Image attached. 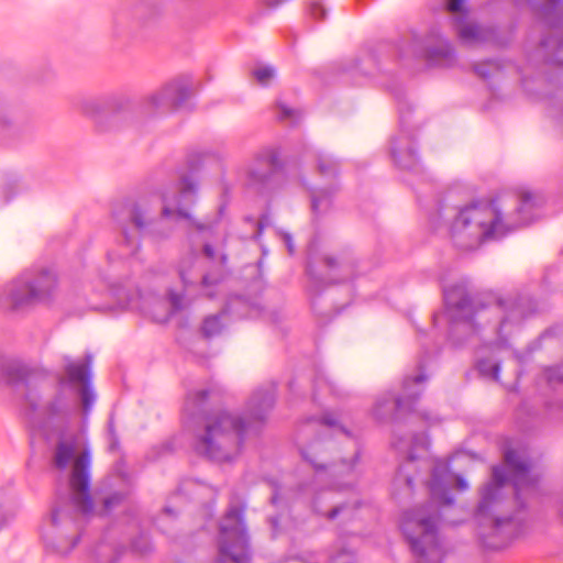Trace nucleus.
<instances>
[{
	"label": "nucleus",
	"mask_w": 563,
	"mask_h": 563,
	"mask_svg": "<svg viewBox=\"0 0 563 563\" xmlns=\"http://www.w3.org/2000/svg\"><path fill=\"white\" fill-rule=\"evenodd\" d=\"M507 481V474L504 467L501 466H494L493 467V482L487 484L482 489L481 500L477 506V515L478 516H486L493 504L496 501L498 497V493L500 487L504 486V484Z\"/></svg>",
	"instance_id": "23"
},
{
	"label": "nucleus",
	"mask_w": 563,
	"mask_h": 563,
	"mask_svg": "<svg viewBox=\"0 0 563 563\" xmlns=\"http://www.w3.org/2000/svg\"><path fill=\"white\" fill-rule=\"evenodd\" d=\"M278 235L282 238L283 242L285 243L287 251L290 255L295 253V245L292 242V238L288 232L280 231L278 232Z\"/></svg>",
	"instance_id": "47"
},
{
	"label": "nucleus",
	"mask_w": 563,
	"mask_h": 563,
	"mask_svg": "<svg viewBox=\"0 0 563 563\" xmlns=\"http://www.w3.org/2000/svg\"><path fill=\"white\" fill-rule=\"evenodd\" d=\"M59 516H60V510L58 508H55L53 509L52 511V523L57 526V525H60V520H59Z\"/></svg>",
	"instance_id": "51"
},
{
	"label": "nucleus",
	"mask_w": 563,
	"mask_h": 563,
	"mask_svg": "<svg viewBox=\"0 0 563 563\" xmlns=\"http://www.w3.org/2000/svg\"><path fill=\"white\" fill-rule=\"evenodd\" d=\"M330 563H355V555L352 551L343 549L331 558Z\"/></svg>",
	"instance_id": "41"
},
{
	"label": "nucleus",
	"mask_w": 563,
	"mask_h": 563,
	"mask_svg": "<svg viewBox=\"0 0 563 563\" xmlns=\"http://www.w3.org/2000/svg\"><path fill=\"white\" fill-rule=\"evenodd\" d=\"M336 187L319 188L311 191V211L313 218H318L327 213L332 203V196L334 195Z\"/></svg>",
	"instance_id": "28"
},
{
	"label": "nucleus",
	"mask_w": 563,
	"mask_h": 563,
	"mask_svg": "<svg viewBox=\"0 0 563 563\" xmlns=\"http://www.w3.org/2000/svg\"><path fill=\"white\" fill-rule=\"evenodd\" d=\"M429 59L441 66H451L455 62V53L449 41H440L428 49Z\"/></svg>",
	"instance_id": "29"
},
{
	"label": "nucleus",
	"mask_w": 563,
	"mask_h": 563,
	"mask_svg": "<svg viewBox=\"0 0 563 563\" xmlns=\"http://www.w3.org/2000/svg\"><path fill=\"white\" fill-rule=\"evenodd\" d=\"M220 262H221L222 265H224L227 263V256L225 255H221Z\"/></svg>",
	"instance_id": "56"
},
{
	"label": "nucleus",
	"mask_w": 563,
	"mask_h": 563,
	"mask_svg": "<svg viewBox=\"0 0 563 563\" xmlns=\"http://www.w3.org/2000/svg\"><path fill=\"white\" fill-rule=\"evenodd\" d=\"M393 445L400 452L407 453L408 457L402 463L396 475V484H402L408 494L413 490L415 477L410 474L416 468L417 456L413 451L417 449H428L429 440L424 433H416L409 438H399L393 440Z\"/></svg>",
	"instance_id": "17"
},
{
	"label": "nucleus",
	"mask_w": 563,
	"mask_h": 563,
	"mask_svg": "<svg viewBox=\"0 0 563 563\" xmlns=\"http://www.w3.org/2000/svg\"><path fill=\"white\" fill-rule=\"evenodd\" d=\"M22 512L21 495L11 487H0V528L14 525Z\"/></svg>",
	"instance_id": "21"
},
{
	"label": "nucleus",
	"mask_w": 563,
	"mask_h": 563,
	"mask_svg": "<svg viewBox=\"0 0 563 563\" xmlns=\"http://www.w3.org/2000/svg\"><path fill=\"white\" fill-rule=\"evenodd\" d=\"M129 550L133 555L143 558L153 551V543L146 530H137L132 537Z\"/></svg>",
	"instance_id": "30"
},
{
	"label": "nucleus",
	"mask_w": 563,
	"mask_h": 563,
	"mask_svg": "<svg viewBox=\"0 0 563 563\" xmlns=\"http://www.w3.org/2000/svg\"><path fill=\"white\" fill-rule=\"evenodd\" d=\"M507 521H503L500 518H496V526H500L503 523H506Z\"/></svg>",
	"instance_id": "55"
},
{
	"label": "nucleus",
	"mask_w": 563,
	"mask_h": 563,
	"mask_svg": "<svg viewBox=\"0 0 563 563\" xmlns=\"http://www.w3.org/2000/svg\"><path fill=\"white\" fill-rule=\"evenodd\" d=\"M505 462L512 473L511 481L518 500H520L525 494H530L536 490L538 477L531 475L530 463L526 457L521 456L515 450H507L505 453Z\"/></svg>",
	"instance_id": "19"
},
{
	"label": "nucleus",
	"mask_w": 563,
	"mask_h": 563,
	"mask_svg": "<svg viewBox=\"0 0 563 563\" xmlns=\"http://www.w3.org/2000/svg\"><path fill=\"white\" fill-rule=\"evenodd\" d=\"M514 356H515L518 361H521V360H520V356H519V354H518L517 352H515V353H514Z\"/></svg>",
	"instance_id": "59"
},
{
	"label": "nucleus",
	"mask_w": 563,
	"mask_h": 563,
	"mask_svg": "<svg viewBox=\"0 0 563 563\" xmlns=\"http://www.w3.org/2000/svg\"><path fill=\"white\" fill-rule=\"evenodd\" d=\"M272 503H273V504H277V496H276V495H274V496L272 497Z\"/></svg>",
	"instance_id": "58"
},
{
	"label": "nucleus",
	"mask_w": 563,
	"mask_h": 563,
	"mask_svg": "<svg viewBox=\"0 0 563 563\" xmlns=\"http://www.w3.org/2000/svg\"><path fill=\"white\" fill-rule=\"evenodd\" d=\"M268 222H269V217H268L267 214H264V216L258 220V222H257V232H256V234L254 235V238H255V239H256V238H258V236L262 234V232H263L264 228L268 225Z\"/></svg>",
	"instance_id": "48"
},
{
	"label": "nucleus",
	"mask_w": 563,
	"mask_h": 563,
	"mask_svg": "<svg viewBox=\"0 0 563 563\" xmlns=\"http://www.w3.org/2000/svg\"><path fill=\"white\" fill-rule=\"evenodd\" d=\"M77 108L95 122L99 132H111L119 130L128 120L130 100L125 97H87L78 101Z\"/></svg>",
	"instance_id": "9"
},
{
	"label": "nucleus",
	"mask_w": 563,
	"mask_h": 563,
	"mask_svg": "<svg viewBox=\"0 0 563 563\" xmlns=\"http://www.w3.org/2000/svg\"><path fill=\"white\" fill-rule=\"evenodd\" d=\"M176 190L177 194L172 196L168 192L162 194L161 219H154V212L146 199L128 203L122 209L114 211V218L122 229L126 254H136L141 245L140 240L144 235H150L155 240L167 239L172 230L163 228L164 219L190 220V214L184 209V206L194 202L198 190L197 181L191 176H183L176 185Z\"/></svg>",
	"instance_id": "5"
},
{
	"label": "nucleus",
	"mask_w": 563,
	"mask_h": 563,
	"mask_svg": "<svg viewBox=\"0 0 563 563\" xmlns=\"http://www.w3.org/2000/svg\"><path fill=\"white\" fill-rule=\"evenodd\" d=\"M427 376L420 372L415 376H406L402 382V391L395 396L388 391L377 398L373 415L377 420L393 418L399 411L413 410V404L423 391V383Z\"/></svg>",
	"instance_id": "11"
},
{
	"label": "nucleus",
	"mask_w": 563,
	"mask_h": 563,
	"mask_svg": "<svg viewBox=\"0 0 563 563\" xmlns=\"http://www.w3.org/2000/svg\"><path fill=\"white\" fill-rule=\"evenodd\" d=\"M412 553L420 559L439 560L442 555L440 530H404Z\"/></svg>",
	"instance_id": "20"
},
{
	"label": "nucleus",
	"mask_w": 563,
	"mask_h": 563,
	"mask_svg": "<svg viewBox=\"0 0 563 563\" xmlns=\"http://www.w3.org/2000/svg\"><path fill=\"white\" fill-rule=\"evenodd\" d=\"M210 391L189 393L184 412L195 422L192 449L214 462H229L241 451L246 435L255 433L265 421L276 398V387L269 384L256 389L246 404L243 415L228 410H207Z\"/></svg>",
	"instance_id": "2"
},
{
	"label": "nucleus",
	"mask_w": 563,
	"mask_h": 563,
	"mask_svg": "<svg viewBox=\"0 0 563 563\" xmlns=\"http://www.w3.org/2000/svg\"><path fill=\"white\" fill-rule=\"evenodd\" d=\"M253 76L260 85L267 86L275 77V68L269 65L257 67L253 70Z\"/></svg>",
	"instance_id": "38"
},
{
	"label": "nucleus",
	"mask_w": 563,
	"mask_h": 563,
	"mask_svg": "<svg viewBox=\"0 0 563 563\" xmlns=\"http://www.w3.org/2000/svg\"><path fill=\"white\" fill-rule=\"evenodd\" d=\"M445 8L452 14L454 30L463 44L472 46L497 42V33L493 26L468 21L465 0H445Z\"/></svg>",
	"instance_id": "12"
},
{
	"label": "nucleus",
	"mask_w": 563,
	"mask_h": 563,
	"mask_svg": "<svg viewBox=\"0 0 563 563\" xmlns=\"http://www.w3.org/2000/svg\"><path fill=\"white\" fill-rule=\"evenodd\" d=\"M217 563H251L247 530H219Z\"/></svg>",
	"instance_id": "15"
},
{
	"label": "nucleus",
	"mask_w": 563,
	"mask_h": 563,
	"mask_svg": "<svg viewBox=\"0 0 563 563\" xmlns=\"http://www.w3.org/2000/svg\"><path fill=\"white\" fill-rule=\"evenodd\" d=\"M192 225L198 230V231H206V230H210L212 228L211 224H206V223H201V222H197V221H191Z\"/></svg>",
	"instance_id": "52"
},
{
	"label": "nucleus",
	"mask_w": 563,
	"mask_h": 563,
	"mask_svg": "<svg viewBox=\"0 0 563 563\" xmlns=\"http://www.w3.org/2000/svg\"><path fill=\"white\" fill-rule=\"evenodd\" d=\"M42 538L47 553L66 555L74 549L79 536L66 533V530H45Z\"/></svg>",
	"instance_id": "22"
},
{
	"label": "nucleus",
	"mask_w": 563,
	"mask_h": 563,
	"mask_svg": "<svg viewBox=\"0 0 563 563\" xmlns=\"http://www.w3.org/2000/svg\"><path fill=\"white\" fill-rule=\"evenodd\" d=\"M191 95V84L186 78H176L147 95L141 102L146 115L167 114L178 110Z\"/></svg>",
	"instance_id": "10"
},
{
	"label": "nucleus",
	"mask_w": 563,
	"mask_h": 563,
	"mask_svg": "<svg viewBox=\"0 0 563 563\" xmlns=\"http://www.w3.org/2000/svg\"><path fill=\"white\" fill-rule=\"evenodd\" d=\"M223 325L219 314L209 316L203 320L201 331L206 338H211L221 332Z\"/></svg>",
	"instance_id": "35"
},
{
	"label": "nucleus",
	"mask_w": 563,
	"mask_h": 563,
	"mask_svg": "<svg viewBox=\"0 0 563 563\" xmlns=\"http://www.w3.org/2000/svg\"><path fill=\"white\" fill-rule=\"evenodd\" d=\"M198 255L196 252H190L184 256L178 265V275L184 285L185 291L190 294L197 291L207 298L216 296V289L220 282L219 277H213L211 274H202L198 266Z\"/></svg>",
	"instance_id": "13"
},
{
	"label": "nucleus",
	"mask_w": 563,
	"mask_h": 563,
	"mask_svg": "<svg viewBox=\"0 0 563 563\" xmlns=\"http://www.w3.org/2000/svg\"><path fill=\"white\" fill-rule=\"evenodd\" d=\"M453 482H455V487L460 492L468 488L467 482L461 475L454 474L449 463L438 461L432 468L431 479L428 483L432 498L443 505H452L454 498L450 493V487Z\"/></svg>",
	"instance_id": "16"
},
{
	"label": "nucleus",
	"mask_w": 563,
	"mask_h": 563,
	"mask_svg": "<svg viewBox=\"0 0 563 563\" xmlns=\"http://www.w3.org/2000/svg\"><path fill=\"white\" fill-rule=\"evenodd\" d=\"M101 541L93 549V555L98 563H115L122 553L114 544V537L110 533L114 530H104Z\"/></svg>",
	"instance_id": "27"
},
{
	"label": "nucleus",
	"mask_w": 563,
	"mask_h": 563,
	"mask_svg": "<svg viewBox=\"0 0 563 563\" xmlns=\"http://www.w3.org/2000/svg\"><path fill=\"white\" fill-rule=\"evenodd\" d=\"M553 118L559 129L563 131V101L555 108H553Z\"/></svg>",
	"instance_id": "46"
},
{
	"label": "nucleus",
	"mask_w": 563,
	"mask_h": 563,
	"mask_svg": "<svg viewBox=\"0 0 563 563\" xmlns=\"http://www.w3.org/2000/svg\"><path fill=\"white\" fill-rule=\"evenodd\" d=\"M311 422H318L320 426L335 429L340 433L350 437V431L341 424L339 416L335 412L327 411L318 420L314 418H310L306 428H309Z\"/></svg>",
	"instance_id": "33"
},
{
	"label": "nucleus",
	"mask_w": 563,
	"mask_h": 563,
	"mask_svg": "<svg viewBox=\"0 0 563 563\" xmlns=\"http://www.w3.org/2000/svg\"><path fill=\"white\" fill-rule=\"evenodd\" d=\"M13 192H14L13 185L10 184V185L4 186L0 192V195H1L0 206L8 203L10 201L11 197L13 196Z\"/></svg>",
	"instance_id": "45"
},
{
	"label": "nucleus",
	"mask_w": 563,
	"mask_h": 563,
	"mask_svg": "<svg viewBox=\"0 0 563 563\" xmlns=\"http://www.w3.org/2000/svg\"><path fill=\"white\" fill-rule=\"evenodd\" d=\"M323 263L329 271L328 280L331 283L349 279L354 274V265L346 257H334L332 255H324Z\"/></svg>",
	"instance_id": "24"
},
{
	"label": "nucleus",
	"mask_w": 563,
	"mask_h": 563,
	"mask_svg": "<svg viewBox=\"0 0 563 563\" xmlns=\"http://www.w3.org/2000/svg\"><path fill=\"white\" fill-rule=\"evenodd\" d=\"M562 0H545L537 5L529 1L531 9L540 16L549 36L542 38L537 55L542 57L545 64L563 67V10L560 8Z\"/></svg>",
	"instance_id": "8"
},
{
	"label": "nucleus",
	"mask_w": 563,
	"mask_h": 563,
	"mask_svg": "<svg viewBox=\"0 0 563 563\" xmlns=\"http://www.w3.org/2000/svg\"><path fill=\"white\" fill-rule=\"evenodd\" d=\"M322 391H328L329 394L339 398L343 396L341 388L333 380H330L329 377L324 375V373L318 372L313 380L314 398H317V396Z\"/></svg>",
	"instance_id": "32"
},
{
	"label": "nucleus",
	"mask_w": 563,
	"mask_h": 563,
	"mask_svg": "<svg viewBox=\"0 0 563 563\" xmlns=\"http://www.w3.org/2000/svg\"><path fill=\"white\" fill-rule=\"evenodd\" d=\"M163 512H164L165 515H168V516H169V515H174V514H175L174 509H173V508H170L169 506H166V507L164 508Z\"/></svg>",
	"instance_id": "54"
},
{
	"label": "nucleus",
	"mask_w": 563,
	"mask_h": 563,
	"mask_svg": "<svg viewBox=\"0 0 563 563\" xmlns=\"http://www.w3.org/2000/svg\"><path fill=\"white\" fill-rule=\"evenodd\" d=\"M277 117L279 120H286V119L296 120L297 111L283 104V103H279Z\"/></svg>",
	"instance_id": "43"
},
{
	"label": "nucleus",
	"mask_w": 563,
	"mask_h": 563,
	"mask_svg": "<svg viewBox=\"0 0 563 563\" xmlns=\"http://www.w3.org/2000/svg\"><path fill=\"white\" fill-rule=\"evenodd\" d=\"M126 12L124 8H118L113 13V22L120 23L123 22L126 19Z\"/></svg>",
	"instance_id": "49"
},
{
	"label": "nucleus",
	"mask_w": 563,
	"mask_h": 563,
	"mask_svg": "<svg viewBox=\"0 0 563 563\" xmlns=\"http://www.w3.org/2000/svg\"><path fill=\"white\" fill-rule=\"evenodd\" d=\"M8 384L21 397V407L29 421L47 439L57 435L54 465L65 470L74 460L69 477L70 500L84 515L93 510L90 496V452L84 446L78 433L67 434L77 412L79 398L85 415H88L97 395L92 387V355L74 360L63 356L55 384L47 379L48 371L20 361L4 366Z\"/></svg>",
	"instance_id": "1"
},
{
	"label": "nucleus",
	"mask_w": 563,
	"mask_h": 563,
	"mask_svg": "<svg viewBox=\"0 0 563 563\" xmlns=\"http://www.w3.org/2000/svg\"><path fill=\"white\" fill-rule=\"evenodd\" d=\"M486 531H487V534L482 536V538L484 539L483 540L484 547L487 549H492V550H498L504 547V544L499 543L498 541L504 539L508 534V532H510L511 530L496 529V530H486Z\"/></svg>",
	"instance_id": "34"
},
{
	"label": "nucleus",
	"mask_w": 563,
	"mask_h": 563,
	"mask_svg": "<svg viewBox=\"0 0 563 563\" xmlns=\"http://www.w3.org/2000/svg\"><path fill=\"white\" fill-rule=\"evenodd\" d=\"M445 309L433 314V324L438 327L442 320L450 324V333L456 328L464 331H476L484 323H494L498 341L485 346L490 355L478 356L477 369L484 377L498 380L500 361L494 355L495 351L505 343V335L510 328L518 325L525 318L534 312L536 302L526 295H507L490 297L486 301L474 300L464 283L443 287Z\"/></svg>",
	"instance_id": "3"
},
{
	"label": "nucleus",
	"mask_w": 563,
	"mask_h": 563,
	"mask_svg": "<svg viewBox=\"0 0 563 563\" xmlns=\"http://www.w3.org/2000/svg\"><path fill=\"white\" fill-rule=\"evenodd\" d=\"M57 290L56 274L49 268L22 273L0 289V310L19 312L53 299Z\"/></svg>",
	"instance_id": "7"
},
{
	"label": "nucleus",
	"mask_w": 563,
	"mask_h": 563,
	"mask_svg": "<svg viewBox=\"0 0 563 563\" xmlns=\"http://www.w3.org/2000/svg\"><path fill=\"white\" fill-rule=\"evenodd\" d=\"M545 197L541 191H525L511 213L504 214L493 202L474 201L448 208L443 218L453 244L463 251H473L483 243L532 223L541 216Z\"/></svg>",
	"instance_id": "4"
},
{
	"label": "nucleus",
	"mask_w": 563,
	"mask_h": 563,
	"mask_svg": "<svg viewBox=\"0 0 563 563\" xmlns=\"http://www.w3.org/2000/svg\"><path fill=\"white\" fill-rule=\"evenodd\" d=\"M542 378L552 387L563 383V363L544 368Z\"/></svg>",
	"instance_id": "37"
},
{
	"label": "nucleus",
	"mask_w": 563,
	"mask_h": 563,
	"mask_svg": "<svg viewBox=\"0 0 563 563\" xmlns=\"http://www.w3.org/2000/svg\"><path fill=\"white\" fill-rule=\"evenodd\" d=\"M203 254L207 258L213 261L216 257V251L210 244L203 245Z\"/></svg>",
	"instance_id": "50"
},
{
	"label": "nucleus",
	"mask_w": 563,
	"mask_h": 563,
	"mask_svg": "<svg viewBox=\"0 0 563 563\" xmlns=\"http://www.w3.org/2000/svg\"><path fill=\"white\" fill-rule=\"evenodd\" d=\"M245 510L246 504L236 496L232 497L219 528H245Z\"/></svg>",
	"instance_id": "26"
},
{
	"label": "nucleus",
	"mask_w": 563,
	"mask_h": 563,
	"mask_svg": "<svg viewBox=\"0 0 563 563\" xmlns=\"http://www.w3.org/2000/svg\"><path fill=\"white\" fill-rule=\"evenodd\" d=\"M331 446V441L318 439L301 448L300 452L316 473L312 488L313 510L332 520L340 515L352 514V507L347 503H338L331 508L323 507V503L332 501L335 493L354 487L357 481L356 464L360 453L355 450L351 457L336 460L330 454Z\"/></svg>",
	"instance_id": "6"
},
{
	"label": "nucleus",
	"mask_w": 563,
	"mask_h": 563,
	"mask_svg": "<svg viewBox=\"0 0 563 563\" xmlns=\"http://www.w3.org/2000/svg\"><path fill=\"white\" fill-rule=\"evenodd\" d=\"M168 300L172 306L173 312L179 311L184 308V296L181 294L170 290L168 292Z\"/></svg>",
	"instance_id": "42"
},
{
	"label": "nucleus",
	"mask_w": 563,
	"mask_h": 563,
	"mask_svg": "<svg viewBox=\"0 0 563 563\" xmlns=\"http://www.w3.org/2000/svg\"><path fill=\"white\" fill-rule=\"evenodd\" d=\"M317 168L321 176L333 177L338 174L340 163L331 154L327 152H318L316 154Z\"/></svg>",
	"instance_id": "31"
},
{
	"label": "nucleus",
	"mask_w": 563,
	"mask_h": 563,
	"mask_svg": "<svg viewBox=\"0 0 563 563\" xmlns=\"http://www.w3.org/2000/svg\"><path fill=\"white\" fill-rule=\"evenodd\" d=\"M500 70V65L495 60L478 63L474 66V71L483 79H487Z\"/></svg>",
	"instance_id": "36"
},
{
	"label": "nucleus",
	"mask_w": 563,
	"mask_h": 563,
	"mask_svg": "<svg viewBox=\"0 0 563 563\" xmlns=\"http://www.w3.org/2000/svg\"><path fill=\"white\" fill-rule=\"evenodd\" d=\"M108 434H109V450L114 451L119 446V440L114 431V424L112 419L108 422Z\"/></svg>",
	"instance_id": "44"
},
{
	"label": "nucleus",
	"mask_w": 563,
	"mask_h": 563,
	"mask_svg": "<svg viewBox=\"0 0 563 563\" xmlns=\"http://www.w3.org/2000/svg\"><path fill=\"white\" fill-rule=\"evenodd\" d=\"M390 156L398 168L418 172L420 161L415 146V140L406 128L405 117L400 114V130L390 141Z\"/></svg>",
	"instance_id": "18"
},
{
	"label": "nucleus",
	"mask_w": 563,
	"mask_h": 563,
	"mask_svg": "<svg viewBox=\"0 0 563 563\" xmlns=\"http://www.w3.org/2000/svg\"><path fill=\"white\" fill-rule=\"evenodd\" d=\"M126 495L124 493L115 492L111 494L110 496L106 497L103 500V510L104 512L111 511L114 507L120 505L124 499Z\"/></svg>",
	"instance_id": "39"
},
{
	"label": "nucleus",
	"mask_w": 563,
	"mask_h": 563,
	"mask_svg": "<svg viewBox=\"0 0 563 563\" xmlns=\"http://www.w3.org/2000/svg\"><path fill=\"white\" fill-rule=\"evenodd\" d=\"M10 124H11V119L7 114H3L0 117V126L2 129H7Z\"/></svg>",
	"instance_id": "53"
},
{
	"label": "nucleus",
	"mask_w": 563,
	"mask_h": 563,
	"mask_svg": "<svg viewBox=\"0 0 563 563\" xmlns=\"http://www.w3.org/2000/svg\"><path fill=\"white\" fill-rule=\"evenodd\" d=\"M282 164L276 148L260 150L245 169V183L249 187L263 190L269 187Z\"/></svg>",
	"instance_id": "14"
},
{
	"label": "nucleus",
	"mask_w": 563,
	"mask_h": 563,
	"mask_svg": "<svg viewBox=\"0 0 563 563\" xmlns=\"http://www.w3.org/2000/svg\"><path fill=\"white\" fill-rule=\"evenodd\" d=\"M407 523H416L419 528H437L439 525V511L432 504L409 510L405 514Z\"/></svg>",
	"instance_id": "25"
},
{
	"label": "nucleus",
	"mask_w": 563,
	"mask_h": 563,
	"mask_svg": "<svg viewBox=\"0 0 563 563\" xmlns=\"http://www.w3.org/2000/svg\"><path fill=\"white\" fill-rule=\"evenodd\" d=\"M307 272L309 274H312V267H311V264L309 263L308 266H307Z\"/></svg>",
	"instance_id": "57"
},
{
	"label": "nucleus",
	"mask_w": 563,
	"mask_h": 563,
	"mask_svg": "<svg viewBox=\"0 0 563 563\" xmlns=\"http://www.w3.org/2000/svg\"><path fill=\"white\" fill-rule=\"evenodd\" d=\"M309 14L312 19H314L317 21H321L325 18L327 10L320 2L312 1L309 4Z\"/></svg>",
	"instance_id": "40"
}]
</instances>
